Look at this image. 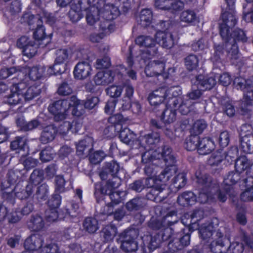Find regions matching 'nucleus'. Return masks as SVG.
<instances>
[{"mask_svg":"<svg viewBox=\"0 0 253 253\" xmlns=\"http://www.w3.org/2000/svg\"><path fill=\"white\" fill-rule=\"evenodd\" d=\"M229 11L223 13L222 17L223 23L220 26V34L225 42V47L227 52V57L233 64L239 57V50L237 44V41L245 42L247 38L244 32L239 29H235L232 33L230 30L237 23L235 15V3L236 0H225Z\"/></svg>","mask_w":253,"mask_h":253,"instance_id":"obj_1","label":"nucleus"},{"mask_svg":"<svg viewBox=\"0 0 253 253\" xmlns=\"http://www.w3.org/2000/svg\"><path fill=\"white\" fill-rule=\"evenodd\" d=\"M219 224V220L217 218H213L211 220L203 223L199 228V233L201 238L206 242L210 243V249L212 253H218L216 248H220L224 246L223 234L220 229L215 230V228ZM239 238L235 239V241L231 243L228 249L227 253H242L244 246L242 243L239 242Z\"/></svg>","mask_w":253,"mask_h":253,"instance_id":"obj_2","label":"nucleus"},{"mask_svg":"<svg viewBox=\"0 0 253 253\" xmlns=\"http://www.w3.org/2000/svg\"><path fill=\"white\" fill-rule=\"evenodd\" d=\"M142 162L146 166L144 168L145 174L148 176H157L156 174L160 167L166 166L162 171H169L172 166L177 168L175 165V159L172 154L170 147H165L155 151H148L142 154Z\"/></svg>","mask_w":253,"mask_h":253,"instance_id":"obj_3","label":"nucleus"},{"mask_svg":"<svg viewBox=\"0 0 253 253\" xmlns=\"http://www.w3.org/2000/svg\"><path fill=\"white\" fill-rule=\"evenodd\" d=\"M120 184L121 179L118 177L114 178L113 181L108 180L102 187L99 184H95L94 195L97 203L105 204L100 210L101 213L110 215L113 212L114 205H117L124 200L122 195H125L124 192L115 191Z\"/></svg>","mask_w":253,"mask_h":253,"instance_id":"obj_4","label":"nucleus"},{"mask_svg":"<svg viewBox=\"0 0 253 253\" xmlns=\"http://www.w3.org/2000/svg\"><path fill=\"white\" fill-rule=\"evenodd\" d=\"M177 168L172 166L169 171H162L157 176H149L147 178L142 180L146 188H151L147 195L148 199L156 203L161 202L168 195L169 190L166 189V186L170 178L175 174Z\"/></svg>","mask_w":253,"mask_h":253,"instance_id":"obj_5","label":"nucleus"},{"mask_svg":"<svg viewBox=\"0 0 253 253\" xmlns=\"http://www.w3.org/2000/svg\"><path fill=\"white\" fill-rule=\"evenodd\" d=\"M42 19L45 20L50 24L54 22V17L45 11H43L40 15L37 16L29 13H25L21 18V21L22 23H27L30 27V28L34 30V39L38 42L40 47L43 48L50 42V39L45 37V29L42 25Z\"/></svg>","mask_w":253,"mask_h":253,"instance_id":"obj_6","label":"nucleus"},{"mask_svg":"<svg viewBox=\"0 0 253 253\" xmlns=\"http://www.w3.org/2000/svg\"><path fill=\"white\" fill-rule=\"evenodd\" d=\"M196 182L201 186V190L199 193L198 201L200 203H206L212 202L217 196L220 201L222 202L226 200V194L219 191L217 194L212 195L211 194L214 193L217 190V187L212 186L211 183V177L203 171L198 170L195 173Z\"/></svg>","mask_w":253,"mask_h":253,"instance_id":"obj_7","label":"nucleus"},{"mask_svg":"<svg viewBox=\"0 0 253 253\" xmlns=\"http://www.w3.org/2000/svg\"><path fill=\"white\" fill-rule=\"evenodd\" d=\"M70 108H73L72 113L74 116L79 117L84 112L80 101L74 95L71 96L69 99L55 101L48 106V109L54 115L55 121L59 122L66 119V113Z\"/></svg>","mask_w":253,"mask_h":253,"instance_id":"obj_8","label":"nucleus"},{"mask_svg":"<svg viewBox=\"0 0 253 253\" xmlns=\"http://www.w3.org/2000/svg\"><path fill=\"white\" fill-rule=\"evenodd\" d=\"M135 42L139 46L146 48V50L136 57L142 66L147 63V59L157 54L158 47L156 46L155 41L150 36H140L136 39Z\"/></svg>","mask_w":253,"mask_h":253,"instance_id":"obj_9","label":"nucleus"},{"mask_svg":"<svg viewBox=\"0 0 253 253\" xmlns=\"http://www.w3.org/2000/svg\"><path fill=\"white\" fill-rule=\"evenodd\" d=\"M216 80L212 77H205L203 75L198 76L194 82L192 89L185 98L191 101L199 98L202 94V90L211 89L216 84Z\"/></svg>","mask_w":253,"mask_h":253,"instance_id":"obj_10","label":"nucleus"},{"mask_svg":"<svg viewBox=\"0 0 253 253\" xmlns=\"http://www.w3.org/2000/svg\"><path fill=\"white\" fill-rule=\"evenodd\" d=\"M170 238L172 240L168 244V248L170 252H174L178 250H175L174 247L180 244L179 239L176 234H173V231L170 227L164 228L161 234H157L151 237V241L148 247L150 250H154L157 249L162 241H166Z\"/></svg>","mask_w":253,"mask_h":253,"instance_id":"obj_11","label":"nucleus"},{"mask_svg":"<svg viewBox=\"0 0 253 253\" xmlns=\"http://www.w3.org/2000/svg\"><path fill=\"white\" fill-rule=\"evenodd\" d=\"M181 93V90L178 87H163L150 93L148 100L151 105L157 106L162 103L165 99L171 100L173 97L178 96Z\"/></svg>","mask_w":253,"mask_h":253,"instance_id":"obj_12","label":"nucleus"},{"mask_svg":"<svg viewBox=\"0 0 253 253\" xmlns=\"http://www.w3.org/2000/svg\"><path fill=\"white\" fill-rule=\"evenodd\" d=\"M54 64L48 67L47 74L49 75L61 74L66 70L71 57V51L66 48L56 49Z\"/></svg>","mask_w":253,"mask_h":253,"instance_id":"obj_13","label":"nucleus"},{"mask_svg":"<svg viewBox=\"0 0 253 253\" xmlns=\"http://www.w3.org/2000/svg\"><path fill=\"white\" fill-rule=\"evenodd\" d=\"M160 140V134L157 132H153L147 134L141 132L138 139L136 141V145H138L137 149L142 154L148 151H155L159 149L169 147L168 146H164L154 150V148L159 142Z\"/></svg>","mask_w":253,"mask_h":253,"instance_id":"obj_14","label":"nucleus"},{"mask_svg":"<svg viewBox=\"0 0 253 253\" xmlns=\"http://www.w3.org/2000/svg\"><path fill=\"white\" fill-rule=\"evenodd\" d=\"M234 84L237 89L243 90L244 105L250 106L253 101V82L251 80H246L242 77L236 78Z\"/></svg>","mask_w":253,"mask_h":253,"instance_id":"obj_15","label":"nucleus"},{"mask_svg":"<svg viewBox=\"0 0 253 253\" xmlns=\"http://www.w3.org/2000/svg\"><path fill=\"white\" fill-rule=\"evenodd\" d=\"M165 63L163 60H154L148 62L145 68V72L147 76L162 75L164 79L169 77V75L174 72V69L170 68L168 69V73L164 72Z\"/></svg>","mask_w":253,"mask_h":253,"instance_id":"obj_16","label":"nucleus"},{"mask_svg":"<svg viewBox=\"0 0 253 253\" xmlns=\"http://www.w3.org/2000/svg\"><path fill=\"white\" fill-rule=\"evenodd\" d=\"M90 5L89 0H73L69 12L70 20L73 22L79 21L83 17V11L85 10Z\"/></svg>","mask_w":253,"mask_h":253,"instance_id":"obj_17","label":"nucleus"},{"mask_svg":"<svg viewBox=\"0 0 253 253\" xmlns=\"http://www.w3.org/2000/svg\"><path fill=\"white\" fill-rule=\"evenodd\" d=\"M196 0H156L155 5L158 8L170 10L174 13L181 9L184 6L185 3L193 2Z\"/></svg>","mask_w":253,"mask_h":253,"instance_id":"obj_18","label":"nucleus"},{"mask_svg":"<svg viewBox=\"0 0 253 253\" xmlns=\"http://www.w3.org/2000/svg\"><path fill=\"white\" fill-rule=\"evenodd\" d=\"M178 220V217L176 211L172 210L168 212L161 221L154 217L152 218L149 223V226L152 229H159L162 227L171 225L177 222Z\"/></svg>","mask_w":253,"mask_h":253,"instance_id":"obj_19","label":"nucleus"},{"mask_svg":"<svg viewBox=\"0 0 253 253\" xmlns=\"http://www.w3.org/2000/svg\"><path fill=\"white\" fill-rule=\"evenodd\" d=\"M25 86V84L23 82L18 83H13L10 88V94L6 97V102L10 105H17L23 102V95L22 93V89Z\"/></svg>","mask_w":253,"mask_h":253,"instance_id":"obj_20","label":"nucleus"},{"mask_svg":"<svg viewBox=\"0 0 253 253\" xmlns=\"http://www.w3.org/2000/svg\"><path fill=\"white\" fill-rule=\"evenodd\" d=\"M118 67L115 71L107 70L98 72L94 77L93 81L97 85H106L111 83L114 79L116 74H119V69Z\"/></svg>","mask_w":253,"mask_h":253,"instance_id":"obj_21","label":"nucleus"},{"mask_svg":"<svg viewBox=\"0 0 253 253\" xmlns=\"http://www.w3.org/2000/svg\"><path fill=\"white\" fill-rule=\"evenodd\" d=\"M82 120L80 118L75 119L72 123L64 121L57 129V133L62 135L66 134L69 131L72 133H77L82 128Z\"/></svg>","mask_w":253,"mask_h":253,"instance_id":"obj_22","label":"nucleus"},{"mask_svg":"<svg viewBox=\"0 0 253 253\" xmlns=\"http://www.w3.org/2000/svg\"><path fill=\"white\" fill-rule=\"evenodd\" d=\"M91 65L86 61L79 62L74 67L73 74L75 79L84 80L91 75Z\"/></svg>","mask_w":253,"mask_h":253,"instance_id":"obj_23","label":"nucleus"},{"mask_svg":"<svg viewBox=\"0 0 253 253\" xmlns=\"http://www.w3.org/2000/svg\"><path fill=\"white\" fill-rule=\"evenodd\" d=\"M158 43L163 48L169 49L175 43V38L169 31H159L155 35Z\"/></svg>","mask_w":253,"mask_h":253,"instance_id":"obj_24","label":"nucleus"},{"mask_svg":"<svg viewBox=\"0 0 253 253\" xmlns=\"http://www.w3.org/2000/svg\"><path fill=\"white\" fill-rule=\"evenodd\" d=\"M173 97L171 102L173 103V107L177 108L179 112L182 115L187 114L193 108V102L187 98Z\"/></svg>","mask_w":253,"mask_h":253,"instance_id":"obj_25","label":"nucleus"},{"mask_svg":"<svg viewBox=\"0 0 253 253\" xmlns=\"http://www.w3.org/2000/svg\"><path fill=\"white\" fill-rule=\"evenodd\" d=\"M204 215L202 210H198L192 212L185 213L181 218V222L185 226L190 225L191 228L196 227V223L200 221Z\"/></svg>","mask_w":253,"mask_h":253,"instance_id":"obj_26","label":"nucleus"},{"mask_svg":"<svg viewBox=\"0 0 253 253\" xmlns=\"http://www.w3.org/2000/svg\"><path fill=\"white\" fill-rule=\"evenodd\" d=\"M100 13L102 18L106 21H111L116 19L120 14L118 5L112 3H105L100 9Z\"/></svg>","mask_w":253,"mask_h":253,"instance_id":"obj_27","label":"nucleus"},{"mask_svg":"<svg viewBox=\"0 0 253 253\" xmlns=\"http://www.w3.org/2000/svg\"><path fill=\"white\" fill-rule=\"evenodd\" d=\"M121 249L126 252L135 251L138 249L137 243L130 236L128 232L122 233L120 236Z\"/></svg>","mask_w":253,"mask_h":253,"instance_id":"obj_28","label":"nucleus"},{"mask_svg":"<svg viewBox=\"0 0 253 253\" xmlns=\"http://www.w3.org/2000/svg\"><path fill=\"white\" fill-rule=\"evenodd\" d=\"M253 170V165L251 166ZM248 174L250 175L245 179L246 189L241 194V198L244 201H253V172L249 171Z\"/></svg>","mask_w":253,"mask_h":253,"instance_id":"obj_29","label":"nucleus"},{"mask_svg":"<svg viewBox=\"0 0 253 253\" xmlns=\"http://www.w3.org/2000/svg\"><path fill=\"white\" fill-rule=\"evenodd\" d=\"M120 138L121 141L128 145L131 146L133 149H138V145H136L135 134L133 131H131L129 128L125 127L119 130Z\"/></svg>","mask_w":253,"mask_h":253,"instance_id":"obj_30","label":"nucleus"},{"mask_svg":"<svg viewBox=\"0 0 253 253\" xmlns=\"http://www.w3.org/2000/svg\"><path fill=\"white\" fill-rule=\"evenodd\" d=\"M230 152L226 155L222 150L213 153L208 160V164L212 167H220L221 162L228 156L230 158H234L233 156L230 155Z\"/></svg>","mask_w":253,"mask_h":253,"instance_id":"obj_31","label":"nucleus"},{"mask_svg":"<svg viewBox=\"0 0 253 253\" xmlns=\"http://www.w3.org/2000/svg\"><path fill=\"white\" fill-rule=\"evenodd\" d=\"M253 165V164L246 157H240L237 159L235 163V167L236 171L240 174L246 170V175L249 177L250 175L248 174V172L249 171L253 172V170L251 169V166Z\"/></svg>","mask_w":253,"mask_h":253,"instance_id":"obj_32","label":"nucleus"},{"mask_svg":"<svg viewBox=\"0 0 253 253\" xmlns=\"http://www.w3.org/2000/svg\"><path fill=\"white\" fill-rule=\"evenodd\" d=\"M215 148L213 141L208 137L201 139L199 137L198 152L200 155H207Z\"/></svg>","mask_w":253,"mask_h":253,"instance_id":"obj_33","label":"nucleus"},{"mask_svg":"<svg viewBox=\"0 0 253 253\" xmlns=\"http://www.w3.org/2000/svg\"><path fill=\"white\" fill-rule=\"evenodd\" d=\"M107 170H108L110 174L113 176L111 180L110 181H113V179L116 177H118L121 179L120 175H119V171H123V170L120 169V167L117 162L113 161L110 163H108L107 165V168L106 171H102L100 173V177L102 180H105L107 178V175L106 173Z\"/></svg>","mask_w":253,"mask_h":253,"instance_id":"obj_34","label":"nucleus"},{"mask_svg":"<svg viewBox=\"0 0 253 253\" xmlns=\"http://www.w3.org/2000/svg\"><path fill=\"white\" fill-rule=\"evenodd\" d=\"M57 133V128L54 125L47 126L43 128L40 140L42 143L46 144L52 141Z\"/></svg>","mask_w":253,"mask_h":253,"instance_id":"obj_35","label":"nucleus"},{"mask_svg":"<svg viewBox=\"0 0 253 253\" xmlns=\"http://www.w3.org/2000/svg\"><path fill=\"white\" fill-rule=\"evenodd\" d=\"M177 201L180 206L185 207L194 205L197 201V198L193 192L186 191L178 197Z\"/></svg>","mask_w":253,"mask_h":253,"instance_id":"obj_36","label":"nucleus"},{"mask_svg":"<svg viewBox=\"0 0 253 253\" xmlns=\"http://www.w3.org/2000/svg\"><path fill=\"white\" fill-rule=\"evenodd\" d=\"M240 173L236 171V172H230L224 179L223 184L225 185L224 191L222 192L226 195L230 192L232 189V186L235 184L240 179Z\"/></svg>","mask_w":253,"mask_h":253,"instance_id":"obj_37","label":"nucleus"},{"mask_svg":"<svg viewBox=\"0 0 253 253\" xmlns=\"http://www.w3.org/2000/svg\"><path fill=\"white\" fill-rule=\"evenodd\" d=\"M240 149L245 153H253V134L245 135L241 138Z\"/></svg>","mask_w":253,"mask_h":253,"instance_id":"obj_38","label":"nucleus"},{"mask_svg":"<svg viewBox=\"0 0 253 253\" xmlns=\"http://www.w3.org/2000/svg\"><path fill=\"white\" fill-rule=\"evenodd\" d=\"M161 119L165 124H170L173 123L176 119V109L171 104L167 105L166 108L163 112Z\"/></svg>","mask_w":253,"mask_h":253,"instance_id":"obj_39","label":"nucleus"},{"mask_svg":"<svg viewBox=\"0 0 253 253\" xmlns=\"http://www.w3.org/2000/svg\"><path fill=\"white\" fill-rule=\"evenodd\" d=\"M26 85L22 89L24 100H30L38 96L41 93V87L39 85H32L26 88Z\"/></svg>","mask_w":253,"mask_h":253,"instance_id":"obj_40","label":"nucleus"},{"mask_svg":"<svg viewBox=\"0 0 253 253\" xmlns=\"http://www.w3.org/2000/svg\"><path fill=\"white\" fill-rule=\"evenodd\" d=\"M89 6V8L86 7L85 10L86 12V19L87 23L90 25H93L99 19L100 9H98L97 7L92 6Z\"/></svg>","mask_w":253,"mask_h":253,"instance_id":"obj_41","label":"nucleus"},{"mask_svg":"<svg viewBox=\"0 0 253 253\" xmlns=\"http://www.w3.org/2000/svg\"><path fill=\"white\" fill-rule=\"evenodd\" d=\"M186 183V175L184 173L177 174L172 181L169 187L173 192H176L180 188L183 187Z\"/></svg>","mask_w":253,"mask_h":253,"instance_id":"obj_42","label":"nucleus"},{"mask_svg":"<svg viewBox=\"0 0 253 253\" xmlns=\"http://www.w3.org/2000/svg\"><path fill=\"white\" fill-rule=\"evenodd\" d=\"M181 21L190 25H194L198 21V18L196 12L193 10H186L180 14Z\"/></svg>","mask_w":253,"mask_h":253,"instance_id":"obj_43","label":"nucleus"},{"mask_svg":"<svg viewBox=\"0 0 253 253\" xmlns=\"http://www.w3.org/2000/svg\"><path fill=\"white\" fill-rule=\"evenodd\" d=\"M221 109L223 112L229 117L234 115L235 110L232 101L229 98H224L221 101Z\"/></svg>","mask_w":253,"mask_h":253,"instance_id":"obj_44","label":"nucleus"},{"mask_svg":"<svg viewBox=\"0 0 253 253\" xmlns=\"http://www.w3.org/2000/svg\"><path fill=\"white\" fill-rule=\"evenodd\" d=\"M28 226L33 231L40 230L44 226L42 217L38 215H33L28 222Z\"/></svg>","mask_w":253,"mask_h":253,"instance_id":"obj_45","label":"nucleus"},{"mask_svg":"<svg viewBox=\"0 0 253 253\" xmlns=\"http://www.w3.org/2000/svg\"><path fill=\"white\" fill-rule=\"evenodd\" d=\"M117 234V228L111 224L105 226L102 230L101 236L105 242H109L113 239Z\"/></svg>","mask_w":253,"mask_h":253,"instance_id":"obj_46","label":"nucleus"},{"mask_svg":"<svg viewBox=\"0 0 253 253\" xmlns=\"http://www.w3.org/2000/svg\"><path fill=\"white\" fill-rule=\"evenodd\" d=\"M145 200L141 198H135L128 202L126 205L129 211H136L143 208L145 205Z\"/></svg>","mask_w":253,"mask_h":253,"instance_id":"obj_47","label":"nucleus"},{"mask_svg":"<svg viewBox=\"0 0 253 253\" xmlns=\"http://www.w3.org/2000/svg\"><path fill=\"white\" fill-rule=\"evenodd\" d=\"M152 20V12L150 9H144L139 15V22L142 26L146 27L150 24Z\"/></svg>","mask_w":253,"mask_h":253,"instance_id":"obj_48","label":"nucleus"},{"mask_svg":"<svg viewBox=\"0 0 253 253\" xmlns=\"http://www.w3.org/2000/svg\"><path fill=\"white\" fill-rule=\"evenodd\" d=\"M45 68L42 66H34L28 69L29 77L33 81L39 79L45 72Z\"/></svg>","mask_w":253,"mask_h":253,"instance_id":"obj_49","label":"nucleus"},{"mask_svg":"<svg viewBox=\"0 0 253 253\" xmlns=\"http://www.w3.org/2000/svg\"><path fill=\"white\" fill-rule=\"evenodd\" d=\"M128 120L126 118H124L122 115L117 114L110 117L108 119V122L116 126L117 128L118 126H121V129L123 128V126L127 124Z\"/></svg>","mask_w":253,"mask_h":253,"instance_id":"obj_50","label":"nucleus"},{"mask_svg":"<svg viewBox=\"0 0 253 253\" xmlns=\"http://www.w3.org/2000/svg\"><path fill=\"white\" fill-rule=\"evenodd\" d=\"M84 229L89 233H93L98 229V221L93 218H86L84 222Z\"/></svg>","mask_w":253,"mask_h":253,"instance_id":"obj_51","label":"nucleus"},{"mask_svg":"<svg viewBox=\"0 0 253 253\" xmlns=\"http://www.w3.org/2000/svg\"><path fill=\"white\" fill-rule=\"evenodd\" d=\"M199 137L197 135H191L185 140V147L188 151H193L198 149Z\"/></svg>","mask_w":253,"mask_h":253,"instance_id":"obj_52","label":"nucleus"},{"mask_svg":"<svg viewBox=\"0 0 253 253\" xmlns=\"http://www.w3.org/2000/svg\"><path fill=\"white\" fill-rule=\"evenodd\" d=\"M92 140L90 137H86L85 139L80 140L76 144L77 153L79 156H82L84 153V151L92 144Z\"/></svg>","mask_w":253,"mask_h":253,"instance_id":"obj_53","label":"nucleus"},{"mask_svg":"<svg viewBox=\"0 0 253 253\" xmlns=\"http://www.w3.org/2000/svg\"><path fill=\"white\" fill-rule=\"evenodd\" d=\"M18 186L15 187L14 189L15 196L20 199H26L30 197L33 192V186L32 184H28L25 189H23L21 191H18Z\"/></svg>","mask_w":253,"mask_h":253,"instance_id":"obj_54","label":"nucleus"},{"mask_svg":"<svg viewBox=\"0 0 253 253\" xmlns=\"http://www.w3.org/2000/svg\"><path fill=\"white\" fill-rule=\"evenodd\" d=\"M26 144V139L24 137L17 136L11 142L10 146L13 150L19 149L20 151H25Z\"/></svg>","mask_w":253,"mask_h":253,"instance_id":"obj_55","label":"nucleus"},{"mask_svg":"<svg viewBox=\"0 0 253 253\" xmlns=\"http://www.w3.org/2000/svg\"><path fill=\"white\" fill-rule=\"evenodd\" d=\"M179 239L180 244L174 247L175 250H181L185 247L188 246L190 242V235L189 233L183 235V233L176 234Z\"/></svg>","mask_w":253,"mask_h":253,"instance_id":"obj_56","label":"nucleus"},{"mask_svg":"<svg viewBox=\"0 0 253 253\" xmlns=\"http://www.w3.org/2000/svg\"><path fill=\"white\" fill-rule=\"evenodd\" d=\"M207 126V123L204 120H198L193 124L192 127V131L195 134L194 135L198 136V134L203 132Z\"/></svg>","mask_w":253,"mask_h":253,"instance_id":"obj_57","label":"nucleus"},{"mask_svg":"<svg viewBox=\"0 0 253 253\" xmlns=\"http://www.w3.org/2000/svg\"><path fill=\"white\" fill-rule=\"evenodd\" d=\"M43 179V172L42 170L35 169L31 173L30 176V181L33 186L38 185L42 181Z\"/></svg>","mask_w":253,"mask_h":253,"instance_id":"obj_58","label":"nucleus"},{"mask_svg":"<svg viewBox=\"0 0 253 253\" xmlns=\"http://www.w3.org/2000/svg\"><path fill=\"white\" fill-rule=\"evenodd\" d=\"M199 60L196 55L190 54L185 59V64L189 70H193L198 67Z\"/></svg>","mask_w":253,"mask_h":253,"instance_id":"obj_59","label":"nucleus"},{"mask_svg":"<svg viewBox=\"0 0 253 253\" xmlns=\"http://www.w3.org/2000/svg\"><path fill=\"white\" fill-rule=\"evenodd\" d=\"M38 43H36L34 42L30 43L29 45H27L24 49H23V53L24 55L26 56L28 58L33 57L37 52Z\"/></svg>","mask_w":253,"mask_h":253,"instance_id":"obj_60","label":"nucleus"},{"mask_svg":"<svg viewBox=\"0 0 253 253\" xmlns=\"http://www.w3.org/2000/svg\"><path fill=\"white\" fill-rule=\"evenodd\" d=\"M54 152L52 148L48 147L40 153V159L43 162H47L53 158Z\"/></svg>","mask_w":253,"mask_h":253,"instance_id":"obj_61","label":"nucleus"},{"mask_svg":"<svg viewBox=\"0 0 253 253\" xmlns=\"http://www.w3.org/2000/svg\"><path fill=\"white\" fill-rule=\"evenodd\" d=\"M107 94L113 98L119 97L123 91V87L120 85H112L106 89Z\"/></svg>","mask_w":253,"mask_h":253,"instance_id":"obj_62","label":"nucleus"},{"mask_svg":"<svg viewBox=\"0 0 253 253\" xmlns=\"http://www.w3.org/2000/svg\"><path fill=\"white\" fill-rule=\"evenodd\" d=\"M208 47V42L204 39H201L197 41L194 42L191 44L192 50L196 52L203 50Z\"/></svg>","mask_w":253,"mask_h":253,"instance_id":"obj_63","label":"nucleus"},{"mask_svg":"<svg viewBox=\"0 0 253 253\" xmlns=\"http://www.w3.org/2000/svg\"><path fill=\"white\" fill-rule=\"evenodd\" d=\"M65 180L62 175H58L56 176L55 179V191L59 193L65 191Z\"/></svg>","mask_w":253,"mask_h":253,"instance_id":"obj_64","label":"nucleus"}]
</instances>
